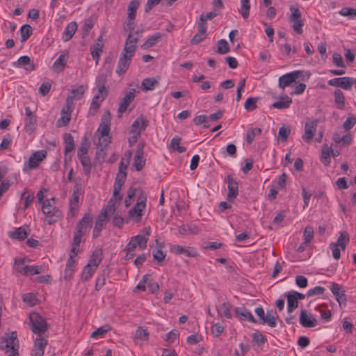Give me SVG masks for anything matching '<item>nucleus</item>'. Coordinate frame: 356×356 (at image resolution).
Here are the masks:
<instances>
[{"label":"nucleus","instance_id":"obj_1","mask_svg":"<svg viewBox=\"0 0 356 356\" xmlns=\"http://www.w3.org/2000/svg\"><path fill=\"white\" fill-rule=\"evenodd\" d=\"M138 40V31H135V33H129L124 44L123 50L120 56L116 69V72L119 75L123 74L128 70V67L131 64V58L135 54Z\"/></svg>","mask_w":356,"mask_h":356},{"label":"nucleus","instance_id":"obj_2","mask_svg":"<svg viewBox=\"0 0 356 356\" xmlns=\"http://www.w3.org/2000/svg\"><path fill=\"white\" fill-rule=\"evenodd\" d=\"M115 211V202H113V199H111L106 207L102 209L101 213L98 216L93 229V238L99 236L100 232L108 222V217L114 215Z\"/></svg>","mask_w":356,"mask_h":356},{"label":"nucleus","instance_id":"obj_3","mask_svg":"<svg viewBox=\"0 0 356 356\" xmlns=\"http://www.w3.org/2000/svg\"><path fill=\"white\" fill-rule=\"evenodd\" d=\"M102 260V249L97 248L93 251L87 265L83 268L81 274V280L83 282H86L92 277Z\"/></svg>","mask_w":356,"mask_h":356},{"label":"nucleus","instance_id":"obj_4","mask_svg":"<svg viewBox=\"0 0 356 356\" xmlns=\"http://www.w3.org/2000/svg\"><path fill=\"white\" fill-rule=\"evenodd\" d=\"M147 241L148 238L145 236L138 234L133 236L124 249L126 252L124 259H131L135 256V250L137 247L140 250H145L147 248Z\"/></svg>","mask_w":356,"mask_h":356},{"label":"nucleus","instance_id":"obj_5","mask_svg":"<svg viewBox=\"0 0 356 356\" xmlns=\"http://www.w3.org/2000/svg\"><path fill=\"white\" fill-rule=\"evenodd\" d=\"M19 341L16 332H13L7 337L0 338V350L6 349L8 356H19Z\"/></svg>","mask_w":356,"mask_h":356},{"label":"nucleus","instance_id":"obj_6","mask_svg":"<svg viewBox=\"0 0 356 356\" xmlns=\"http://www.w3.org/2000/svg\"><path fill=\"white\" fill-rule=\"evenodd\" d=\"M31 324V330L39 337L42 336L48 329V324L44 317L37 312H32L29 315Z\"/></svg>","mask_w":356,"mask_h":356},{"label":"nucleus","instance_id":"obj_7","mask_svg":"<svg viewBox=\"0 0 356 356\" xmlns=\"http://www.w3.org/2000/svg\"><path fill=\"white\" fill-rule=\"evenodd\" d=\"M51 201H54V198L46 200L43 202L42 211L44 215L47 216V222L49 225H51L60 219L62 213L56 210L54 204H51Z\"/></svg>","mask_w":356,"mask_h":356},{"label":"nucleus","instance_id":"obj_8","mask_svg":"<svg viewBox=\"0 0 356 356\" xmlns=\"http://www.w3.org/2000/svg\"><path fill=\"white\" fill-rule=\"evenodd\" d=\"M140 4V0H131L127 8V19L124 26V31L126 32L133 33L134 29V20L136 19V11Z\"/></svg>","mask_w":356,"mask_h":356},{"label":"nucleus","instance_id":"obj_9","mask_svg":"<svg viewBox=\"0 0 356 356\" xmlns=\"http://www.w3.org/2000/svg\"><path fill=\"white\" fill-rule=\"evenodd\" d=\"M291 15L289 17V21L292 23V28L294 32L297 34H302L303 32L302 27L304 26V21L301 18V12L298 7H290Z\"/></svg>","mask_w":356,"mask_h":356},{"label":"nucleus","instance_id":"obj_10","mask_svg":"<svg viewBox=\"0 0 356 356\" xmlns=\"http://www.w3.org/2000/svg\"><path fill=\"white\" fill-rule=\"evenodd\" d=\"M145 196H140L136 205L129 211V217L136 222L141 220L142 211L145 207Z\"/></svg>","mask_w":356,"mask_h":356},{"label":"nucleus","instance_id":"obj_11","mask_svg":"<svg viewBox=\"0 0 356 356\" xmlns=\"http://www.w3.org/2000/svg\"><path fill=\"white\" fill-rule=\"evenodd\" d=\"M126 177L127 172L119 171L118 173L117 174L113 187V197L111 198L113 199V202H115V204L116 202H119L122 199V196L120 195V193L123 184H124Z\"/></svg>","mask_w":356,"mask_h":356},{"label":"nucleus","instance_id":"obj_12","mask_svg":"<svg viewBox=\"0 0 356 356\" xmlns=\"http://www.w3.org/2000/svg\"><path fill=\"white\" fill-rule=\"evenodd\" d=\"M356 83V79L351 77L344 76L334 78L328 81V84L332 86L341 87L344 90H350L352 86Z\"/></svg>","mask_w":356,"mask_h":356},{"label":"nucleus","instance_id":"obj_13","mask_svg":"<svg viewBox=\"0 0 356 356\" xmlns=\"http://www.w3.org/2000/svg\"><path fill=\"white\" fill-rule=\"evenodd\" d=\"M144 147L145 143H140L136 150L134 166L137 171H140L145 165V159H144Z\"/></svg>","mask_w":356,"mask_h":356},{"label":"nucleus","instance_id":"obj_14","mask_svg":"<svg viewBox=\"0 0 356 356\" xmlns=\"http://www.w3.org/2000/svg\"><path fill=\"white\" fill-rule=\"evenodd\" d=\"M25 114H26V122L24 126V129L26 133L29 134L34 132L37 125V118L33 114V112L31 111L29 107L25 108Z\"/></svg>","mask_w":356,"mask_h":356},{"label":"nucleus","instance_id":"obj_15","mask_svg":"<svg viewBox=\"0 0 356 356\" xmlns=\"http://www.w3.org/2000/svg\"><path fill=\"white\" fill-rule=\"evenodd\" d=\"M105 82L106 78L104 75H101L98 77L97 80V92L93 97L95 100H99L102 102L108 96V91L105 87Z\"/></svg>","mask_w":356,"mask_h":356},{"label":"nucleus","instance_id":"obj_16","mask_svg":"<svg viewBox=\"0 0 356 356\" xmlns=\"http://www.w3.org/2000/svg\"><path fill=\"white\" fill-rule=\"evenodd\" d=\"M92 218L88 213H85L83 217L81 219V220L76 225V234H79L81 236H83L88 228L92 226Z\"/></svg>","mask_w":356,"mask_h":356},{"label":"nucleus","instance_id":"obj_17","mask_svg":"<svg viewBox=\"0 0 356 356\" xmlns=\"http://www.w3.org/2000/svg\"><path fill=\"white\" fill-rule=\"evenodd\" d=\"M300 74V71H293L282 75L279 79V87L284 89L286 87L290 86L293 82L296 81Z\"/></svg>","mask_w":356,"mask_h":356},{"label":"nucleus","instance_id":"obj_18","mask_svg":"<svg viewBox=\"0 0 356 356\" xmlns=\"http://www.w3.org/2000/svg\"><path fill=\"white\" fill-rule=\"evenodd\" d=\"M317 120L307 121L305 125V134L302 136V139L307 142L310 143L316 131V127L318 124Z\"/></svg>","mask_w":356,"mask_h":356},{"label":"nucleus","instance_id":"obj_19","mask_svg":"<svg viewBox=\"0 0 356 356\" xmlns=\"http://www.w3.org/2000/svg\"><path fill=\"white\" fill-rule=\"evenodd\" d=\"M225 181L227 184L228 188L227 197L229 200H233L238 194V182L233 178L232 175L227 176Z\"/></svg>","mask_w":356,"mask_h":356},{"label":"nucleus","instance_id":"obj_20","mask_svg":"<svg viewBox=\"0 0 356 356\" xmlns=\"http://www.w3.org/2000/svg\"><path fill=\"white\" fill-rule=\"evenodd\" d=\"M330 290L333 295L335 296L336 300L338 302L340 307H341L342 304H346V291L343 289L342 286L337 283H332L330 286Z\"/></svg>","mask_w":356,"mask_h":356},{"label":"nucleus","instance_id":"obj_21","mask_svg":"<svg viewBox=\"0 0 356 356\" xmlns=\"http://www.w3.org/2000/svg\"><path fill=\"white\" fill-rule=\"evenodd\" d=\"M135 89H132L131 90L129 91L125 94L124 97L122 98V101L120 102L119 104V107L118 109V113L119 117L122 115V114L126 111L127 109V106L130 103H131L134 98H135Z\"/></svg>","mask_w":356,"mask_h":356},{"label":"nucleus","instance_id":"obj_22","mask_svg":"<svg viewBox=\"0 0 356 356\" xmlns=\"http://www.w3.org/2000/svg\"><path fill=\"white\" fill-rule=\"evenodd\" d=\"M111 125V114L109 111H106L102 116L101 124L98 128V131L100 132L102 137H107L110 131Z\"/></svg>","mask_w":356,"mask_h":356},{"label":"nucleus","instance_id":"obj_23","mask_svg":"<svg viewBox=\"0 0 356 356\" xmlns=\"http://www.w3.org/2000/svg\"><path fill=\"white\" fill-rule=\"evenodd\" d=\"M46 151H38L34 152L29 158L28 162V167L29 169H34L37 168L40 163L46 158Z\"/></svg>","mask_w":356,"mask_h":356},{"label":"nucleus","instance_id":"obj_24","mask_svg":"<svg viewBox=\"0 0 356 356\" xmlns=\"http://www.w3.org/2000/svg\"><path fill=\"white\" fill-rule=\"evenodd\" d=\"M148 125V120H147L143 115L138 117L131 124L130 127V133H138L140 134L144 131Z\"/></svg>","mask_w":356,"mask_h":356},{"label":"nucleus","instance_id":"obj_25","mask_svg":"<svg viewBox=\"0 0 356 356\" xmlns=\"http://www.w3.org/2000/svg\"><path fill=\"white\" fill-rule=\"evenodd\" d=\"M79 193L76 191H74L72 198L70 200L69 203V209L70 211L68 212V218H74L77 213L79 210Z\"/></svg>","mask_w":356,"mask_h":356},{"label":"nucleus","instance_id":"obj_26","mask_svg":"<svg viewBox=\"0 0 356 356\" xmlns=\"http://www.w3.org/2000/svg\"><path fill=\"white\" fill-rule=\"evenodd\" d=\"M47 340L44 338H37L32 350L31 356H44V348Z\"/></svg>","mask_w":356,"mask_h":356},{"label":"nucleus","instance_id":"obj_27","mask_svg":"<svg viewBox=\"0 0 356 356\" xmlns=\"http://www.w3.org/2000/svg\"><path fill=\"white\" fill-rule=\"evenodd\" d=\"M234 310L236 316L240 321H248L252 323H257L251 312L246 309L244 307H236Z\"/></svg>","mask_w":356,"mask_h":356},{"label":"nucleus","instance_id":"obj_28","mask_svg":"<svg viewBox=\"0 0 356 356\" xmlns=\"http://www.w3.org/2000/svg\"><path fill=\"white\" fill-rule=\"evenodd\" d=\"M300 323L305 327H314L317 325L316 319L310 318L305 309L301 310Z\"/></svg>","mask_w":356,"mask_h":356},{"label":"nucleus","instance_id":"obj_29","mask_svg":"<svg viewBox=\"0 0 356 356\" xmlns=\"http://www.w3.org/2000/svg\"><path fill=\"white\" fill-rule=\"evenodd\" d=\"M291 103L292 99L287 95H284L280 97L278 101L273 104L272 106L277 109H285L289 108Z\"/></svg>","mask_w":356,"mask_h":356},{"label":"nucleus","instance_id":"obj_30","mask_svg":"<svg viewBox=\"0 0 356 356\" xmlns=\"http://www.w3.org/2000/svg\"><path fill=\"white\" fill-rule=\"evenodd\" d=\"M84 92V86H79L76 88H72L67 98L70 99L72 102H74V100H79L83 97Z\"/></svg>","mask_w":356,"mask_h":356},{"label":"nucleus","instance_id":"obj_31","mask_svg":"<svg viewBox=\"0 0 356 356\" xmlns=\"http://www.w3.org/2000/svg\"><path fill=\"white\" fill-rule=\"evenodd\" d=\"M67 58V54L65 55L64 54H62L59 56V57L55 60L52 66V68L54 72L58 73L63 71L66 65Z\"/></svg>","mask_w":356,"mask_h":356},{"label":"nucleus","instance_id":"obj_32","mask_svg":"<svg viewBox=\"0 0 356 356\" xmlns=\"http://www.w3.org/2000/svg\"><path fill=\"white\" fill-rule=\"evenodd\" d=\"M77 29V24L76 22L69 23L63 32V40L67 42L70 40L74 35Z\"/></svg>","mask_w":356,"mask_h":356},{"label":"nucleus","instance_id":"obj_33","mask_svg":"<svg viewBox=\"0 0 356 356\" xmlns=\"http://www.w3.org/2000/svg\"><path fill=\"white\" fill-rule=\"evenodd\" d=\"M162 38L161 33H156L150 36L141 46L142 49H147L154 46Z\"/></svg>","mask_w":356,"mask_h":356},{"label":"nucleus","instance_id":"obj_34","mask_svg":"<svg viewBox=\"0 0 356 356\" xmlns=\"http://www.w3.org/2000/svg\"><path fill=\"white\" fill-rule=\"evenodd\" d=\"M17 65L24 67L27 71H32L35 69L34 64L31 63V59L28 56H22L17 60Z\"/></svg>","mask_w":356,"mask_h":356},{"label":"nucleus","instance_id":"obj_35","mask_svg":"<svg viewBox=\"0 0 356 356\" xmlns=\"http://www.w3.org/2000/svg\"><path fill=\"white\" fill-rule=\"evenodd\" d=\"M104 47L103 42H96L95 44L90 47V53L93 58L95 60V63L97 64L99 60L100 54L102 52V49Z\"/></svg>","mask_w":356,"mask_h":356},{"label":"nucleus","instance_id":"obj_36","mask_svg":"<svg viewBox=\"0 0 356 356\" xmlns=\"http://www.w3.org/2000/svg\"><path fill=\"white\" fill-rule=\"evenodd\" d=\"M159 85V81L154 78H146L142 81V90H152L156 86Z\"/></svg>","mask_w":356,"mask_h":356},{"label":"nucleus","instance_id":"obj_37","mask_svg":"<svg viewBox=\"0 0 356 356\" xmlns=\"http://www.w3.org/2000/svg\"><path fill=\"white\" fill-rule=\"evenodd\" d=\"M277 318L278 316L275 312L268 311L264 318V324H268L270 327H275L277 325Z\"/></svg>","mask_w":356,"mask_h":356},{"label":"nucleus","instance_id":"obj_38","mask_svg":"<svg viewBox=\"0 0 356 356\" xmlns=\"http://www.w3.org/2000/svg\"><path fill=\"white\" fill-rule=\"evenodd\" d=\"M232 305L229 302H225L220 305L218 309V313L220 316H224L228 319L232 318L231 314Z\"/></svg>","mask_w":356,"mask_h":356},{"label":"nucleus","instance_id":"obj_39","mask_svg":"<svg viewBox=\"0 0 356 356\" xmlns=\"http://www.w3.org/2000/svg\"><path fill=\"white\" fill-rule=\"evenodd\" d=\"M109 143L110 140L108 138H99V147H97L98 151L97 152V156L98 159H101L102 161H104V156L106 154L104 148Z\"/></svg>","mask_w":356,"mask_h":356},{"label":"nucleus","instance_id":"obj_40","mask_svg":"<svg viewBox=\"0 0 356 356\" xmlns=\"http://www.w3.org/2000/svg\"><path fill=\"white\" fill-rule=\"evenodd\" d=\"M334 103L339 109H343L345 106V97L341 90H335L334 92Z\"/></svg>","mask_w":356,"mask_h":356},{"label":"nucleus","instance_id":"obj_41","mask_svg":"<svg viewBox=\"0 0 356 356\" xmlns=\"http://www.w3.org/2000/svg\"><path fill=\"white\" fill-rule=\"evenodd\" d=\"M250 0H241V8L238 9V12L244 19H247L248 18L250 15Z\"/></svg>","mask_w":356,"mask_h":356},{"label":"nucleus","instance_id":"obj_42","mask_svg":"<svg viewBox=\"0 0 356 356\" xmlns=\"http://www.w3.org/2000/svg\"><path fill=\"white\" fill-rule=\"evenodd\" d=\"M156 250L153 253V257L155 260L159 262H161L165 258V253L162 250V248L164 246L163 243H158V241L156 240Z\"/></svg>","mask_w":356,"mask_h":356},{"label":"nucleus","instance_id":"obj_43","mask_svg":"<svg viewBox=\"0 0 356 356\" xmlns=\"http://www.w3.org/2000/svg\"><path fill=\"white\" fill-rule=\"evenodd\" d=\"M65 154L72 152L74 148V142L72 136L70 134H65L64 136Z\"/></svg>","mask_w":356,"mask_h":356},{"label":"nucleus","instance_id":"obj_44","mask_svg":"<svg viewBox=\"0 0 356 356\" xmlns=\"http://www.w3.org/2000/svg\"><path fill=\"white\" fill-rule=\"evenodd\" d=\"M287 297V311L291 313L295 309L298 307V300L290 292L286 296Z\"/></svg>","mask_w":356,"mask_h":356},{"label":"nucleus","instance_id":"obj_45","mask_svg":"<svg viewBox=\"0 0 356 356\" xmlns=\"http://www.w3.org/2000/svg\"><path fill=\"white\" fill-rule=\"evenodd\" d=\"M83 168L84 174L89 175L91 169V162L88 156H78Z\"/></svg>","mask_w":356,"mask_h":356},{"label":"nucleus","instance_id":"obj_46","mask_svg":"<svg viewBox=\"0 0 356 356\" xmlns=\"http://www.w3.org/2000/svg\"><path fill=\"white\" fill-rule=\"evenodd\" d=\"M9 236L13 238L23 241L27 237L28 233L25 229L19 227L16 231L10 232Z\"/></svg>","mask_w":356,"mask_h":356},{"label":"nucleus","instance_id":"obj_47","mask_svg":"<svg viewBox=\"0 0 356 356\" xmlns=\"http://www.w3.org/2000/svg\"><path fill=\"white\" fill-rule=\"evenodd\" d=\"M89 147H90V144H89L87 138H84L82 140V141L78 148L77 156H88V152Z\"/></svg>","mask_w":356,"mask_h":356},{"label":"nucleus","instance_id":"obj_48","mask_svg":"<svg viewBox=\"0 0 356 356\" xmlns=\"http://www.w3.org/2000/svg\"><path fill=\"white\" fill-rule=\"evenodd\" d=\"M29 266L25 264V259H19V260L15 261V268L18 273L22 275H27Z\"/></svg>","mask_w":356,"mask_h":356},{"label":"nucleus","instance_id":"obj_49","mask_svg":"<svg viewBox=\"0 0 356 356\" xmlns=\"http://www.w3.org/2000/svg\"><path fill=\"white\" fill-rule=\"evenodd\" d=\"M33 29L29 24H24L20 28L21 41L25 42L32 34Z\"/></svg>","mask_w":356,"mask_h":356},{"label":"nucleus","instance_id":"obj_50","mask_svg":"<svg viewBox=\"0 0 356 356\" xmlns=\"http://www.w3.org/2000/svg\"><path fill=\"white\" fill-rule=\"evenodd\" d=\"M229 51V47L227 42L224 40H220L217 44V49L215 50V52L218 53L220 54H225Z\"/></svg>","mask_w":356,"mask_h":356},{"label":"nucleus","instance_id":"obj_51","mask_svg":"<svg viewBox=\"0 0 356 356\" xmlns=\"http://www.w3.org/2000/svg\"><path fill=\"white\" fill-rule=\"evenodd\" d=\"M330 148L327 145L323 146L321 160L325 165H328L330 163Z\"/></svg>","mask_w":356,"mask_h":356},{"label":"nucleus","instance_id":"obj_52","mask_svg":"<svg viewBox=\"0 0 356 356\" xmlns=\"http://www.w3.org/2000/svg\"><path fill=\"white\" fill-rule=\"evenodd\" d=\"M71 119L70 113H65L64 111H61V117L57 120L56 125L58 127L67 126Z\"/></svg>","mask_w":356,"mask_h":356},{"label":"nucleus","instance_id":"obj_53","mask_svg":"<svg viewBox=\"0 0 356 356\" xmlns=\"http://www.w3.org/2000/svg\"><path fill=\"white\" fill-rule=\"evenodd\" d=\"M180 142H181V138L174 137L171 140L170 147L172 149L177 150L179 153H183L186 151V148L184 147L179 145Z\"/></svg>","mask_w":356,"mask_h":356},{"label":"nucleus","instance_id":"obj_54","mask_svg":"<svg viewBox=\"0 0 356 356\" xmlns=\"http://www.w3.org/2000/svg\"><path fill=\"white\" fill-rule=\"evenodd\" d=\"M261 134V129L259 127H256L252 129H249L247 131V142L251 144L254 139L256 136Z\"/></svg>","mask_w":356,"mask_h":356},{"label":"nucleus","instance_id":"obj_55","mask_svg":"<svg viewBox=\"0 0 356 356\" xmlns=\"http://www.w3.org/2000/svg\"><path fill=\"white\" fill-rule=\"evenodd\" d=\"M258 100L257 97H250L247 99L244 104V108L247 111H252L257 108V102Z\"/></svg>","mask_w":356,"mask_h":356},{"label":"nucleus","instance_id":"obj_56","mask_svg":"<svg viewBox=\"0 0 356 356\" xmlns=\"http://www.w3.org/2000/svg\"><path fill=\"white\" fill-rule=\"evenodd\" d=\"M349 241V236L346 232L341 233L337 241V244L343 250H345L347 243Z\"/></svg>","mask_w":356,"mask_h":356},{"label":"nucleus","instance_id":"obj_57","mask_svg":"<svg viewBox=\"0 0 356 356\" xmlns=\"http://www.w3.org/2000/svg\"><path fill=\"white\" fill-rule=\"evenodd\" d=\"M198 229L196 227L192 228L188 225H182L179 227V233L182 235H187L189 234H197Z\"/></svg>","mask_w":356,"mask_h":356},{"label":"nucleus","instance_id":"obj_58","mask_svg":"<svg viewBox=\"0 0 356 356\" xmlns=\"http://www.w3.org/2000/svg\"><path fill=\"white\" fill-rule=\"evenodd\" d=\"M126 155L127 158L123 157L119 164L120 172H127V167L129 164V159L131 156V152H129Z\"/></svg>","mask_w":356,"mask_h":356},{"label":"nucleus","instance_id":"obj_59","mask_svg":"<svg viewBox=\"0 0 356 356\" xmlns=\"http://www.w3.org/2000/svg\"><path fill=\"white\" fill-rule=\"evenodd\" d=\"M314 237V229L311 226H307L304 231L305 243H309Z\"/></svg>","mask_w":356,"mask_h":356},{"label":"nucleus","instance_id":"obj_60","mask_svg":"<svg viewBox=\"0 0 356 356\" xmlns=\"http://www.w3.org/2000/svg\"><path fill=\"white\" fill-rule=\"evenodd\" d=\"M341 15L353 18L356 17V9L353 8H343L339 13Z\"/></svg>","mask_w":356,"mask_h":356},{"label":"nucleus","instance_id":"obj_61","mask_svg":"<svg viewBox=\"0 0 356 356\" xmlns=\"http://www.w3.org/2000/svg\"><path fill=\"white\" fill-rule=\"evenodd\" d=\"M253 341L258 345L261 346L264 344L267 339L260 332H254L252 334Z\"/></svg>","mask_w":356,"mask_h":356},{"label":"nucleus","instance_id":"obj_62","mask_svg":"<svg viewBox=\"0 0 356 356\" xmlns=\"http://www.w3.org/2000/svg\"><path fill=\"white\" fill-rule=\"evenodd\" d=\"M101 104L102 102H99V100H95V99L92 98L89 109V114L92 116L95 115L98 111Z\"/></svg>","mask_w":356,"mask_h":356},{"label":"nucleus","instance_id":"obj_63","mask_svg":"<svg viewBox=\"0 0 356 356\" xmlns=\"http://www.w3.org/2000/svg\"><path fill=\"white\" fill-rule=\"evenodd\" d=\"M148 335L149 334L146 330H144L141 327H138V329L136 332L135 339L145 341L147 340Z\"/></svg>","mask_w":356,"mask_h":356},{"label":"nucleus","instance_id":"obj_64","mask_svg":"<svg viewBox=\"0 0 356 356\" xmlns=\"http://www.w3.org/2000/svg\"><path fill=\"white\" fill-rule=\"evenodd\" d=\"M356 124V118H348L343 124V127L345 130H350Z\"/></svg>","mask_w":356,"mask_h":356}]
</instances>
